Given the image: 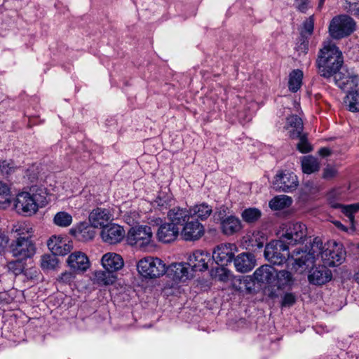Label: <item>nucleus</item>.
<instances>
[{
	"label": "nucleus",
	"mask_w": 359,
	"mask_h": 359,
	"mask_svg": "<svg viewBox=\"0 0 359 359\" xmlns=\"http://www.w3.org/2000/svg\"><path fill=\"white\" fill-rule=\"evenodd\" d=\"M344 63L342 53L331 41L325 42L316 62L320 76L330 79L340 70Z\"/></svg>",
	"instance_id": "f257e3e1"
},
{
	"label": "nucleus",
	"mask_w": 359,
	"mask_h": 359,
	"mask_svg": "<svg viewBox=\"0 0 359 359\" xmlns=\"http://www.w3.org/2000/svg\"><path fill=\"white\" fill-rule=\"evenodd\" d=\"M43 194L41 189L36 187H31L29 192L18 194L14 203L16 211L29 216L34 214L38 210L39 204L43 203L46 199Z\"/></svg>",
	"instance_id": "f03ea898"
},
{
	"label": "nucleus",
	"mask_w": 359,
	"mask_h": 359,
	"mask_svg": "<svg viewBox=\"0 0 359 359\" xmlns=\"http://www.w3.org/2000/svg\"><path fill=\"white\" fill-rule=\"evenodd\" d=\"M137 268L138 272L147 278H158L166 272L165 264L157 257H147L140 259Z\"/></svg>",
	"instance_id": "7ed1b4c3"
},
{
	"label": "nucleus",
	"mask_w": 359,
	"mask_h": 359,
	"mask_svg": "<svg viewBox=\"0 0 359 359\" xmlns=\"http://www.w3.org/2000/svg\"><path fill=\"white\" fill-rule=\"evenodd\" d=\"M307 236V228L301 222H290L285 224L280 239L288 246L302 243Z\"/></svg>",
	"instance_id": "20e7f679"
},
{
	"label": "nucleus",
	"mask_w": 359,
	"mask_h": 359,
	"mask_svg": "<svg viewBox=\"0 0 359 359\" xmlns=\"http://www.w3.org/2000/svg\"><path fill=\"white\" fill-rule=\"evenodd\" d=\"M355 27V22L351 17L341 15L334 17L329 26V32L333 39H339L349 36Z\"/></svg>",
	"instance_id": "39448f33"
},
{
	"label": "nucleus",
	"mask_w": 359,
	"mask_h": 359,
	"mask_svg": "<svg viewBox=\"0 0 359 359\" xmlns=\"http://www.w3.org/2000/svg\"><path fill=\"white\" fill-rule=\"evenodd\" d=\"M289 257V248L280 239L272 241L265 246L264 257L271 264L281 265Z\"/></svg>",
	"instance_id": "423d86ee"
},
{
	"label": "nucleus",
	"mask_w": 359,
	"mask_h": 359,
	"mask_svg": "<svg viewBox=\"0 0 359 359\" xmlns=\"http://www.w3.org/2000/svg\"><path fill=\"white\" fill-rule=\"evenodd\" d=\"M23 233V232L18 233V235L20 236L10 246L13 256L18 257L19 259L29 258L36 252L34 243L30 238L22 236Z\"/></svg>",
	"instance_id": "0eeeda50"
},
{
	"label": "nucleus",
	"mask_w": 359,
	"mask_h": 359,
	"mask_svg": "<svg viewBox=\"0 0 359 359\" xmlns=\"http://www.w3.org/2000/svg\"><path fill=\"white\" fill-rule=\"evenodd\" d=\"M153 232L147 225H140L131 227L127 233V242L130 245L144 247L151 241Z\"/></svg>",
	"instance_id": "6e6552de"
},
{
	"label": "nucleus",
	"mask_w": 359,
	"mask_h": 359,
	"mask_svg": "<svg viewBox=\"0 0 359 359\" xmlns=\"http://www.w3.org/2000/svg\"><path fill=\"white\" fill-rule=\"evenodd\" d=\"M327 247L324 250L321 258L323 264L327 266L333 267L343 263L346 258V251L341 244L333 242L328 243Z\"/></svg>",
	"instance_id": "1a4fd4ad"
},
{
	"label": "nucleus",
	"mask_w": 359,
	"mask_h": 359,
	"mask_svg": "<svg viewBox=\"0 0 359 359\" xmlns=\"http://www.w3.org/2000/svg\"><path fill=\"white\" fill-rule=\"evenodd\" d=\"M273 185L276 190L290 193L297 189L299 182L294 172L285 170L276 175Z\"/></svg>",
	"instance_id": "9d476101"
},
{
	"label": "nucleus",
	"mask_w": 359,
	"mask_h": 359,
	"mask_svg": "<svg viewBox=\"0 0 359 359\" xmlns=\"http://www.w3.org/2000/svg\"><path fill=\"white\" fill-rule=\"evenodd\" d=\"M236 252H237L236 245L220 244L215 248L212 252V259L218 265L222 266L227 265L233 259Z\"/></svg>",
	"instance_id": "9b49d317"
},
{
	"label": "nucleus",
	"mask_w": 359,
	"mask_h": 359,
	"mask_svg": "<svg viewBox=\"0 0 359 359\" xmlns=\"http://www.w3.org/2000/svg\"><path fill=\"white\" fill-rule=\"evenodd\" d=\"M333 76L336 85L344 90H352L358 85V76L352 71L350 72L347 69L339 70Z\"/></svg>",
	"instance_id": "f8f14e48"
},
{
	"label": "nucleus",
	"mask_w": 359,
	"mask_h": 359,
	"mask_svg": "<svg viewBox=\"0 0 359 359\" xmlns=\"http://www.w3.org/2000/svg\"><path fill=\"white\" fill-rule=\"evenodd\" d=\"M205 233L203 225L197 219L187 221L181 231L182 238L187 241L199 240Z\"/></svg>",
	"instance_id": "ddd939ff"
},
{
	"label": "nucleus",
	"mask_w": 359,
	"mask_h": 359,
	"mask_svg": "<svg viewBox=\"0 0 359 359\" xmlns=\"http://www.w3.org/2000/svg\"><path fill=\"white\" fill-rule=\"evenodd\" d=\"M100 236L104 242L116 244L124 238L125 231L122 226L111 223L102 228Z\"/></svg>",
	"instance_id": "4468645a"
},
{
	"label": "nucleus",
	"mask_w": 359,
	"mask_h": 359,
	"mask_svg": "<svg viewBox=\"0 0 359 359\" xmlns=\"http://www.w3.org/2000/svg\"><path fill=\"white\" fill-rule=\"evenodd\" d=\"M210 261V256L207 252L196 250L189 256L188 264L194 271H203L208 269Z\"/></svg>",
	"instance_id": "2eb2a0df"
},
{
	"label": "nucleus",
	"mask_w": 359,
	"mask_h": 359,
	"mask_svg": "<svg viewBox=\"0 0 359 359\" xmlns=\"http://www.w3.org/2000/svg\"><path fill=\"white\" fill-rule=\"evenodd\" d=\"M110 211L106 208H97L89 215V222L94 228H103L112 219Z\"/></svg>",
	"instance_id": "dca6fc26"
},
{
	"label": "nucleus",
	"mask_w": 359,
	"mask_h": 359,
	"mask_svg": "<svg viewBox=\"0 0 359 359\" xmlns=\"http://www.w3.org/2000/svg\"><path fill=\"white\" fill-rule=\"evenodd\" d=\"M332 278V273L325 264L312 269L308 276L310 283L316 285H321L330 281Z\"/></svg>",
	"instance_id": "f3484780"
},
{
	"label": "nucleus",
	"mask_w": 359,
	"mask_h": 359,
	"mask_svg": "<svg viewBox=\"0 0 359 359\" xmlns=\"http://www.w3.org/2000/svg\"><path fill=\"white\" fill-rule=\"evenodd\" d=\"M95 228L86 222H81L70 230V233L77 240L86 242L92 240L95 236Z\"/></svg>",
	"instance_id": "a211bd4d"
},
{
	"label": "nucleus",
	"mask_w": 359,
	"mask_h": 359,
	"mask_svg": "<svg viewBox=\"0 0 359 359\" xmlns=\"http://www.w3.org/2000/svg\"><path fill=\"white\" fill-rule=\"evenodd\" d=\"M234 266L238 271L246 273L251 271L256 264V259L252 253L243 252L233 258Z\"/></svg>",
	"instance_id": "6ab92c4d"
},
{
	"label": "nucleus",
	"mask_w": 359,
	"mask_h": 359,
	"mask_svg": "<svg viewBox=\"0 0 359 359\" xmlns=\"http://www.w3.org/2000/svg\"><path fill=\"white\" fill-rule=\"evenodd\" d=\"M67 262L68 266L75 271H85L89 267L88 257L82 252L77 251L72 253Z\"/></svg>",
	"instance_id": "aec40b11"
},
{
	"label": "nucleus",
	"mask_w": 359,
	"mask_h": 359,
	"mask_svg": "<svg viewBox=\"0 0 359 359\" xmlns=\"http://www.w3.org/2000/svg\"><path fill=\"white\" fill-rule=\"evenodd\" d=\"M101 261L103 268L113 273L121 269L124 265L121 256L114 252L106 253L102 256Z\"/></svg>",
	"instance_id": "412c9836"
},
{
	"label": "nucleus",
	"mask_w": 359,
	"mask_h": 359,
	"mask_svg": "<svg viewBox=\"0 0 359 359\" xmlns=\"http://www.w3.org/2000/svg\"><path fill=\"white\" fill-rule=\"evenodd\" d=\"M276 269L268 264L262 265L255 270L253 277L256 282L260 285H272Z\"/></svg>",
	"instance_id": "4be33fe9"
},
{
	"label": "nucleus",
	"mask_w": 359,
	"mask_h": 359,
	"mask_svg": "<svg viewBox=\"0 0 359 359\" xmlns=\"http://www.w3.org/2000/svg\"><path fill=\"white\" fill-rule=\"evenodd\" d=\"M180 229L173 224L165 223L161 224L157 231L158 240L163 243L174 241L179 235Z\"/></svg>",
	"instance_id": "5701e85b"
},
{
	"label": "nucleus",
	"mask_w": 359,
	"mask_h": 359,
	"mask_svg": "<svg viewBox=\"0 0 359 359\" xmlns=\"http://www.w3.org/2000/svg\"><path fill=\"white\" fill-rule=\"evenodd\" d=\"M293 255L295 257L292 265L296 270L302 269V271H304L315 262L313 255L309 254L306 250H296L293 252Z\"/></svg>",
	"instance_id": "b1692460"
},
{
	"label": "nucleus",
	"mask_w": 359,
	"mask_h": 359,
	"mask_svg": "<svg viewBox=\"0 0 359 359\" xmlns=\"http://www.w3.org/2000/svg\"><path fill=\"white\" fill-rule=\"evenodd\" d=\"M190 217L189 210L180 207L173 208L168 212V219L176 226L184 225Z\"/></svg>",
	"instance_id": "393cba45"
},
{
	"label": "nucleus",
	"mask_w": 359,
	"mask_h": 359,
	"mask_svg": "<svg viewBox=\"0 0 359 359\" xmlns=\"http://www.w3.org/2000/svg\"><path fill=\"white\" fill-rule=\"evenodd\" d=\"M221 229L224 234L233 235L242 229L241 220L235 216H228L221 219Z\"/></svg>",
	"instance_id": "a878e982"
},
{
	"label": "nucleus",
	"mask_w": 359,
	"mask_h": 359,
	"mask_svg": "<svg viewBox=\"0 0 359 359\" xmlns=\"http://www.w3.org/2000/svg\"><path fill=\"white\" fill-rule=\"evenodd\" d=\"M294 283L292 273L287 270L276 271L274 274L272 286L278 289H285L290 287Z\"/></svg>",
	"instance_id": "bb28decb"
},
{
	"label": "nucleus",
	"mask_w": 359,
	"mask_h": 359,
	"mask_svg": "<svg viewBox=\"0 0 359 359\" xmlns=\"http://www.w3.org/2000/svg\"><path fill=\"white\" fill-rule=\"evenodd\" d=\"M166 272L175 280L182 281L188 278V269L182 263L172 264L168 268L166 267Z\"/></svg>",
	"instance_id": "cd10ccee"
},
{
	"label": "nucleus",
	"mask_w": 359,
	"mask_h": 359,
	"mask_svg": "<svg viewBox=\"0 0 359 359\" xmlns=\"http://www.w3.org/2000/svg\"><path fill=\"white\" fill-rule=\"evenodd\" d=\"M287 124L292 128L289 133L292 139H297L303 131V121L297 115H292L287 118Z\"/></svg>",
	"instance_id": "c85d7f7f"
},
{
	"label": "nucleus",
	"mask_w": 359,
	"mask_h": 359,
	"mask_svg": "<svg viewBox=\"0 0 359 359\" xmlns=\"http://www.w3.org/2000/svg\"><path fill=\"white\" fill-rule=\"evenodd\" d=\"M189 211L191 217H196L201 220H205L211 215L212 209L207 203H202L190 208Z\"/></svg>",
	"instance_id": "c756f323"
},
{
	"label": "nucleus",
	"mask_w": 359,
	"mask_h": 359,
	"mask_svg": "<svg viewBox=\"0 0 359 359\" xmlns=\"http://www.w3.org/2000/svg\"><path fill=\"white\" fill-rule=\"evenodd\" d=\"M238 281V285H236V283L234 282L233 287L236 290L240 292H245L248 294L252 293L255 290V283L256 281L254 277L250 276H244L242 278H239L237 280Z\"/></svg>",
	"instance_id": "7c9ffc66"
},
{
	"label": "nucleus",
	"mask_w": 359,
	"mask_h": 359,
	"mask_svg": "<svg viewBox=\"0 0 359 359\" xmlns=\"http://www.w3.org/2000/svg\"><path fill=\"white\" fill-rule=\"evenodd\" d=\"M303 79V72L294 69L289 75L288 87L290 91L296 93L301 87Z\"/></svg>",
	"instance_id": "2f4dec72"
},
{
	"label": "nucleus",
	"mask_w": 359,
	"mask_h": 359,
	"mask_svg": "<svg viewBox=\"0 0 359 359\" xmlns=\"http://www.w3.org/2000/svg\"><path fill=\"white\" fill-rule=\"evenodd\" d=\"M292 204V199L287 196H276L269 202V207L274 210H280L289 207Z\"/></svg>",
	"instance_id": "473e14b6"
},
{
	"label": "nucleus",
	"mask_w": 359,
	"mask_h": 359,
	"mask_svg": "<svg viewBox=\"0 0 359 359\" xmlns=\"http://www.w3.org/2000/svg\"><path fill=\"white\" fill-rule=\"evenodd\" d=\"M332 207L334 208H340L341 212L349 219L352 224H353L354 222L353 214L359 211V203L350 205L333 203L332 204Z\"/></svg>",
	"instance_id": "72a5a7b5"
},
{
	"label": "nucleus",
	"mask_w": 359,
	"mask_h": 359,
	"mask_svg": "<svg viewBox=\"0 0 359 359\" xmlns=\"http://www.w3.org/2000/svg\"><path fill=\"white\" fill-rule=\"evenodd\" d=\"M302 167L303 172L306 174L315 172L320 168L318 159L311 156L304 157L302 162Z\"/></svg>",
	"instance_id": "f704fd0d"
},
{
	"label": "nucleus",
	"mask_w": 359,
	"mask_h": 359,
	"mask_svg": "<svg viewBox=\"0 0 359 359\" xmlns=\"http://www.w3.org/2000/svg\"><path fill=\"white\" fill-rule=\"evenodd\" d=\"M344 103L350 111H359V90L350 92L345 97Z\"/></svg>",
	"instance_id": "c9c22d12"
},
{
	"label": "nucleus",
	"mask_w": 359,
	"mask_h": 359,
	"mask_svg": "<svg viewBox=\"0 0 359 359\" xmlns=\"http://www.w3.org/2000/svg\"><path fill=\"white\" fill-rule=\"evenodd\" d=\"M172 198L170 193L165 191H160L156 199L152 202L154 206L159 208H167L170 205Z\"/></svg>",
	"instance_id": "e433bc0d"
},
{
	"label": "nucleus",
	"mask_w": 359,
	"mask_h": 359,
	"mask_svg": "<svg viewBox=\"0 0 359 359\" xmlns=\"http://www.w3.org/2000/svg\"><path fill=\"white\" fill-rule=\"evenodd\" d=\"M53 222L58 226L67 227L72 223V216L67 212H58L54 216Z\"/></svg>",
	"instance_id": "4c0bfd02"
},
{
	"label": "nucleus",
	"mask_w": 359,
	"mask_h": 359,
	"mask_svg": "<svg viewBox=\"0 0 359 359\" xmlns=\"http://www.w3.org/2000/svg\"><path fill=\"white\" fill-rule=\"evenodd\" d=\"M261 216V211L256 208H247L244 210L241 214L243 219L247 223L256 222Z\"/></svg>",
	"instance_id": "58836bf2"
},
{
	"label": "nucleus",
	"mask_w": 359,
	"mask_h": 359,
	"mask_svg": "<svg viewBox=\"0 0 359 359\" xmlns=\"http://www.w3.org/2000/svg\"><path fill=\"white\" fill-rule=\"evenodd\" d=\"M95 276L97 282L104 285H111L116 280V274L107 270L97 272Z\"/></svg>",
	"instance_id": "ea45409f"
},
{
	"label": "nucleus",
	"mask_w": 359,
	"mask_h": 359,
	"mask_svg": "<svg viewBox=\"0 0 359 359\" xmlns=\"http://www.w3.org/2000/svg\"><path fill=\"white\" fill-rule=\"evenodd\" d=\"M325 249V248L323 245L321 239L318 237H316L311 243V247L308 252L313 255L314 259H316V257L319 255L321 256V258L323 257V253Z\"/></svg>",
	"instance_id": "a19ab883"
},
{
	"label": "nucleus",
	"mask_w": 359,
	"mask_h": 359,
	"mask_svg": "<svg viewBox=\"0 0 359 359\" xmlns=\"http://www.w3.org/2000/svg\"><path fill=\"white\" fill-rule=\"evenodd\" d=\"M18 169L19 168L15 165L13 161H0V171L3 175L8 177Z\"/></svg>",
	"instance_id": "79ce46f5"
},
{
	"label": "nucleus",
	"mask_w": 359,
	"mask_h": 359,
	"mask_svg": "<svg viewBox=\"0 0 359 359\" xmlns=\"http://www.w3.org/2000/svg\"><path fill=\"white\" fill-rule=\"evenodd\" d=\"M58 264V260L54 254L44 255L41 257V267L43 269H53Z\"/></svg>",
	"instance_id": "37998d69"
},
{
	"label": "nucleus",
	"mask_w": 359,
	"mask_h": 359,
	"mask_svg": "<svg viewBox=\"0 0 359 359\" xmlns=\"http://www.w3.org/2000/svg\"><path fill=\"white\" fill-rule=\"evenodd\" d=\"M10 192V189L6 183L0 181V209L5 208L11 203L7 198Z\"/></svg>",
	"instance_id": "c03bdc74"
},
{
	"label": "nucleus",
	"mask_w": 359,
	"mask_h": 359,
	"mask_svg": "<svg viewBox=\"0 0 359 359\" xmlns=\"http://www.w3.org/2000/svg\"><path fill=\"white\" fill-rule=\"evenodd\" d=\"M297 138L299 140V141L297 147L300 152L305 154L312 150V147L308 142L306 134H303L302 133L300 136L298 137Z\"/></svg>",
	"instance_id": "a18cd8bd"
},
{
	"label": "nucleus",
	"mask_w": 359,
	"mask_h": 359,
	"mask_svg": "<svg viewBox=\"0 0 359 359\" xmlns=\"http://www.w3.org/2000/svg\"><path fill=\"white\" fill-rule=\"evenodd\" d=\"M309 36H308L304 32H300V36L299 37V40L296 47L297 51L302 53H307L309 49Z\"/></svg>",
	"instance_id": "49530a36"
},
{
	"label": "nucleus",
	"mask_w": 359,
	"mask_h": 359,
	"mask_svg": "<svg viewBox=\"0 0 359 359\" xmlns=\"http://www.w3.org/2000/svg\"><path fill=\"white\" fill-rule=\"evenodd\" d=\"M346 11L359 18V0H346Z\"/></svg>",
	"instance_id": "de8ad7c7"
},
{
	"label": "nucleus",
	"mask_w": 359,
	"mask_h": 359,
	"mask_svg": "<svg viewBox=\"0 0 359 359\" xmlns=\"http://www.w3.org/2000/svg\"><path fill=\"white\" fill-rule=\"evenodd\" d=\"M71 250L72 245L69 243H67L65 241L60 247H52V252L55 255L64 256L69 253Z\"/></svg>",
	"instance_id": "09e8293b"
},
{
	"label": "nucleus",
	"mask_w": 359,
	"mask_h": 359,
	"mask_svg": "<svg viewBox=\"0 0 359 359\" xmlns=\"http://www.w3.org/2000/svg\"><path fill=\"white\" fill-rule=\"evenodd\" d=\"M20 260L10 262L8 264V270L15 275L20 274L23 271L24 266Z\"/></svg>",
	"instance_id": "8fccbe9b"
},
{
	"label": "nucleus",
	"mask_w": 359,
	"mask_h": 359,
	"mask_svg": "<svg viewBox=\"0 0 359 359\" xmlns=\"http://www.w3.org/2000/svg\"><path fill=\"white\" fill-rule=\"evenodd\" d=\"M313 18L312 16H311L304 22L302 29L300 32H304L308 36H310L313 34Z\"/></svg>",
	"instance_id": "3c124183"
},
{
	"label": "nucleus",
	"mask_w": 359,
	"mask_h": 359,
	"mask_svg": "<svg viewBox=\"0 0 359 359\" xmlns=\"http://www.w3.org/2000/svg\"><path fill=\"white\" fill-rule=\"evenodd\" d=\"M75 276L74 273L70 271H65L60 274L57 278V281L63 284H70L74 279Z\"/></svg>",
	"instance_id": "603ef678"
},
{
	"label": "nucleus",
	"mask_w": 359,
	"mask_h": 359,
	"mask_svg": "<svg viewBox=\"0 0 359 359\" xmlns=\"http://www.w3.org/2000/svg\"><path fill=\"white\" fill-rule=\"evenodd\" d=\"M65 242L62 238L57 237L55 236H53L49 238V240L47 242V245L49 248V250L52 252V247L54 246L60 247L62 243Z\"/></svg>",
	"instance_id": "864d4df0"
},
{
	"label": "nucleus",
	"mask_w": 359,
	"mask_h": 359,
	"mask_svg": "<svg viewBox=\"0 0 359 359\" xmlns=\"http://www.w3.org/2000/svg\"><path fill=\"white\" fill-rule=\"evenodd\" d=\"M296 302L295 296L292 293H286L283 297L281 302L282 306H291Z\"/></svg>",
	"instance_id": "5fc2aeb1"
},
{
	"label": "nucleus",
	"mask_w": 359,
	"mask_h": 359,
	"mask_svg": "<svg viewBox=\"0 0 359 359\" xmlns=\"http://www.w3.org/2000/svg\"><path fill=\"white\" fill-rule=\"evenodd\" d=\"M294 4L297 10L302 13H306L310 7V1L309 0H295Z\"/></svg>",
	"instance_id": "6e6d98bb"
},
{
	"label": "nucleus",
	"mask_w": 359,
	"mask_h": 359,
	"mask_svg": "<svg viewBox=\"0 0 359 359\" xmlns=\"http://www.w3.org/2000/svg\"><path fill=\"white\" fill-rule=\"evenodd\" d=\"M250 242L251 243L252 247H256L257 249H261L264 247L265 238L263 236L257 237V236L253 235Z\"/></svg>",
	"instance_id": "4d7b16f0"
},
{
	"label": "nucleus",
	"mask_w": 359,
	"mask_h": 359,
	"mask_svg": "<svg viewBox=\"0 0 359 359\" xmlns=\"http://www.w3.org/2000/svg\"><path fill=\"white\" fill-rule=\"evenodd\" d=\"M337 175V170L332 167H327L324 169L323 177L326 180H331Z\"/></svg>",
	"instance_id": "13d9d810"
},
{
	"label": "nucleus",
	"mask_w": 359,
	"mask_h": 359,
	"mask_svg": "<svg viewBox=\"0 0 359 359\" xmlns=\"http://www.w3.org/2000/svg\"><path fill=\"white\" fill-rule=\"evenodd\" d=\"M318 154L323 157H326L331 154V150L329 148L323 147L320 149Z\"/></svg>",
	"instance_id": "bf43d9fd"
},
{
	"label": "nucleus",
	"mask_w": 359,
	"mask_h": 359,
	"mask_svg": "<svg viewBox=\"0 0 359 359\" xmlns=\"http://www.w3.org/2000/svg\"><path fill=\"white\" fill-rule=\"evenodd\" d=\"M8 237L4 233H0V248L6 245L8 243Z\"/></svg>",
	"instance_id": "052dcab7"
},
{
	"label": "nucleus",
	"mask_w": 359,
	"mask_h": 359,
	"mask_svg": "<svg viewBox=\"0 0 359 359\" xmlns=\"http://www.w3.org/2000/svg\"><path fill=\"white\" fill-rule=\"evenodd\" d=\"M217 270L222 272V274L219 275V280H222V281H225L226 280V278H227V273L225 271V269L224 268H220V269H218Z\"/></svg>",
	"instance_id": "680f3d73"
},
{
	"label": "nucleus",
	"mask_w": 359,
	"mask_h": 359,
	"mask_svg": "<svg viewBox=\"0 0 359 359\" xmlns=\"http://www.w3.org/2000/svg\"><path fill=\"white\" fill-rule=\"evenodd\" d=\"M334 224L339 229L344 231H347V228L344 225L342 224L339 221H335L334 222Z\"/></svg>",
	"instance_id": "e2e57ef3"
},
{
	"label": "nucleus",
	"mask_w": 359,
	"mask_h": 359,
	"mask_svg": "<svg viewBox=\"0 0 359 359\" xmlns=\"http://www.w3.org/2000/svg\"><path fill=\"white\" fill-rule=\"evenodd\" d=\"M355 280L357 281L358 283H359V273L356 275Z\"/></svg>",
	"instance_id": "0e129e2a"
},
{
	"label": "nucleus",
	"mask_w": 359,
	"mask_h": 359,
	"mask_svg": "<svg viewBox=\"0 0 359 359\" xmlns=\"http://www.w3.org/2000/svg\"><path fill=\"white\" fill-rule=\"evenodd\" d=\"M324 1L325 0H320L319 6H321L323 4Z\"/></svg>",
	"instance_id": "69168bd1"
}]
</instances>
